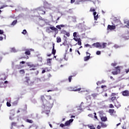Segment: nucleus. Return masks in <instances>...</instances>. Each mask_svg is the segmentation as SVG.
Instances as JSON below:
<instances>
[{"instance_id": "obj_52", "label": "nucleus", "mask_w": 129, "mask_h": 129, "mask_svg": "<svg viewBox=\"0 0 129 129\" xmlns=\"http://www.w3.org/2000/svg\"><path fill=\"white\" fill-rule=\"evenodd\" d=\"M56 27L57 28V29H58V30H61V27L60 26V25H57Z\"/></svg>"}, {"instance_id": "obj_24", "label": "nucleus", "mask_w": 129, "mask_h": 129, "mask_svg": "<svg viewBox=\"0 0 129 129\" xmlns=\"http://www.w3.org/2000/svg\"><path fill=\"white\" fill-rule=\"evenodd\" d=\"M107 45V43H102V48L104 49V48H106Z\"/></svg>"}, {"instance_id": "obj_55", "label": "nucleus", "mask_w": 129, "mask_h": 129, "mask_svg": "<svg viewBox=\"0 0 129 129\" xmlns=\"http://www.w3.org/2000/svg\"><path fill=\"white\" fill-rule=\"evenodd\" d=\"M94 118H96V119H97V116H96V113H94Z\"/></svg>"}, {"instance_id": "obj_34", "label": "nucleus", "mask_w": 129, "mask_h": 129, "mask_svg": "<svg viewBox=\"0 0 129 129\" xmlns=\"http://www.w3.org/2000/svg\"><path fill=\"white\" fill-rule=\"evenodd\" d=\"M25 53L26 54V55H30L31 51H30V50H28L25 51Z\"/></svg>"}, {"instance_id": "obj_61", "label": "nucleus", "mask_w": 129, "mask_h": 129, "mask_svg": "<svg viewBox=\"0 0 129 129\" xmlns=\"http://www.w3.org/2000/svg\"><path fill=\"white\" fill-rule=\"evenodd\" d=\"M115 95H116V94H115V93H112L111 94V96H115Z\"/></svg>"}, {"instance_id": "obj_35", "label": "nucleus", "mask_w": 129, "mask_h": 129, "mask_svg": "<svg viewBox=\"0 0 129 129\" xmlns=\"http://www.w3.org/2000/svg\"><path fill=\"white\" fill-rule=\"evenodd\" d=\"M63 33H66V35L68 37H69L70 36V33H69V32H66V31H63Z\"/></svg>"}, {"instance_id": "obj_58", "label": "nucleus", "mask_w": 129, "mask_h": 129, "mask_svg": "<svg viewBox=\"0 0 129 129\" xmlns=\"http://www.w3.org/2000/svg\"><path fill=\"white\" fill-rule=\"evenodd\" d=\"M86 54H87V56L90 57V53L88 52H86Z\"/></svg>"}, {"instance_id": "obj_16", "label": "nucleus", "mask_w": 129, "mask_h": 129, "mask_svg": "<svg viewBox=\"0 0 129 129\" xmlns=\"http://www.w3.org/2000/svg\"><path fill=\"white\" fill-rule=\"evenodd\" d=\"M102 121H106L107 120V117L105 116H103L101 117Z\"/></svg>"}, {"instance_id": "obj_27", "label": "nucleus", "mask_w": 129, "mask_h": 129, "mask_svg": "<svg viewBox=\"0 0 129 129\" xmlns=\"http://www.w3.org/2000/svg\"><path fill=\"white\" fill-rule=\"evenodd\" d=\"M115 106H116L117 108H118L119 107H120L121 105L120 104L117 102V103L115 104Z\"/></svg>"}, {"instance_id": "obj_1", "label": "nucleus", "mask_w": 129, "mask_h": 129, "mask_svg": "<svg viewBox=\"0 0 129 129\" xmlns=\"http://www.w3.org/2000/svg\"><path fill=\"white\" fill-rule=\"evenodd\" d=\"M41 100H42L43 103L42 108H44L46 114H49V112H50V109L53 107L54 102L53 100H50L49 102H47V100L45 99V97L44 96H41Z\"/></svg>"}, {"instance_id": "obj_10", "label": "nucleus", "mask_w": 129, "mask_h": 129, "mask_svg": "<svg viewBox=\"0 0 129 129\" xmlns=\"http://www.w3.org/2000/svg\"><path fill=\"white\" fill-rule=\"evenodd\" d=\"M122 95L123 96H129V91L127 90L124 91L122 92Z\"/></svg>"}, {"instance_id": "obj_11", "label": "nucleus", "mask_w": 129, "mask_h": 129, "mask_svg": "<svg viewBox=\"0 0 129 129\" xmlns=\"http://www.w3.org/2000/svg\"><path fill=\"white\" fill-rule=\"evenodd\" d=\"M51 53L53 55L56 54V50H55V44L54 43H53V44H52V52Z\"/></svg>"}, {"instance_id": "obj_37", "label": "nucleus", "mask_w": 129, "mask_h": 129, "mask_svg": "<svg viewBox=\"0 0 129 129\" xmlns=\"http://www.w3.org/2000/svg\"><path fill=\"white\" fill-rule=\"evenodd\" d=\"M92 96H93L94 98H95V97L97 96V94L96 93L92 94Z\"/></svg>"}, {"instance_id": "obj_45", "label": "nucleus", "mask_w": 129, "mask_h": 129, "mask_svg": "<svg viewBox=\"0 0 129 129\" xmlns=\"http://www.w3.org/2000/svg\"><path fill=\"white\" fill-rule=\"evenodd\" d=\"M7 106H8L9 107H10V106H11V103L9 102H7Z\"/></svg>"}, {"instance_id": "obj_64", "label": "nucleus", "mask_w": 129, "mask_h": 129, "mask_svg": "<svg viewBox=\"0 0 129 129\" xmlns=\"http://www.w3.org/2000/svg\"><path fill=\"white\" fill-rule=\"evenodd\" d=\"M97 127L98 129H100L101 128V127L99 125H98Z\"/></svg>"}, {"instance_id": "obj_17", "label": "nucleus", "mask_w": 129, "mask_h": 129, "mask_svg": "<svg viewBox=\"0 0 129 129\" xmlns=\"http://www.w3.org/2000/svg\"><path fill=\"white\" fill-rule=\"evenodd\" d=\"M26 82L28 85H33V84H34V82H31L30 80H28Z\"/></svg>"}, {"instance_id": "obj_14", "label": "nucleus", "mask_w": 129, "mask_h": 129, "mask_svg": "<svg viewBox=\"0 0 129 129\" xmlns=\"http://www.w3.org/2000/svg\"><path fill=\"white\" fill-rule=\"evenodd\" d=\"M96 12H95L94 14H93L94 20L96 21H97V19H98V14L96 15Z\"/></svg>"}, {"instance_id": "obj_48", "label": "nucleus", "mask_w": 129, "mask_h": 129, "mask_svg": "<svg viewBox=\"0 0 129 129\" xmlns=\"http://www.w3.org/2000/svg\"><path fill=\"white\" fill-rule=\"evenodd\" d=\"M72 79V76H70L69 77V82H71V80Z\"/></svg>"}, {"instance_id": "obj_32", "label": "nucleus", "mask_w": 129, "mask_h": 129, "mask_svg": "<svg viewBox=\"0 0 129 129\" xmlns=\"http://www.w3.org/2000/svg\"><path fill=\"white\" fill-rule=\"evenodd\" d=\"M7 7H8V6H7V5H3L2 7H1L0 8V14H1V13H2V10H2V9H4V8H7Z\"/></svg>"}, {"instance_id": "obj_6", "label": "nucleus", "mask_w": 129, "mask_h": 129, "mask_svg": "<svg viewBox=\"0 0 129 129\" xmlns=\"http://www.w3.org/2000/svg\"><path fill=\"white\" fill-rule=\"evenodd\" d=\"M92 46L95 48H100V49H102V45H101V44L99 42L93 43Z\"/></svg>"}, {"instance_id": "obj_21", "label": "nucleus", "mask_w": 129, "mask_h": 129, "mask_svg": "<svg viewBox=\"0 0 129 129\" xmlns=\"http://www.w3.org/2000/svg\"><path fill=\"white\" fill-rule=\"evenodd\" d=\"M14 115H15V113H12L11 114L10 116V119L11 120H13V119H14Z\"/></svg>"}, {"instance_id": "obj_9", "label": "nucleus", "mask_w": 129, "mask_h": 129, "mask_svg": "<svg viewBox=\"0 0 129 129\" xmlns=\"http://www.w3.org/2000/svg\"><path fill=\"white\" fill-rule=\"evenodd\" d=\"M73 120H74V119H70L69 120L67 121L64 123V125L66 126H68V125H70V124L72 122H73Z\"/></svg>"}, {"instance_id": "obj_31", "label": "nucleus", "mask_w": 129, "mask_h": 129, "mask_svg": "<svg viewBox=\"0 0 129 129\" xmlns=\"http://www.w3.org/2000/svg\"><path fill=\"white\" fill-rule=\"evenodd\" d=\"M90 59V56H85L84 58V61H88V59Z\"/></svg>"}, {"instance_id": "obj_57", "label": "nucleus", "mask_w": 129, "mask_h": 129, "mask_svg": "<svg viewBox=\"0 0 129 129\" xmlns=\"http://www.w3.org/2000/svg\"><path fill=\"white\" fill-rule=\"evenodd\" d=\"M99 84H102L101 81H98L97 83V85H98Z\"/></svg>"}, {"instance_id": "obj_60", "label": "nucleus", "mask_w": 129, "mask_h": 129, "mask_svg": "<svg viewBox=\"0 0 129 129\" xmlns=\"http://www.w3.org/2000/svg\"><path fill=\"white\" fill-rule=\"evenodd\" d=\"M71 4H74V3H75V0H71Z\"/></svg>"}, {"instance_id": "obj_7", "label": "nucleus", "mask_w": 129, "mask_h": 129, "mask_svg": "<svg viewBox=\"0 0 129 129\" xmlns=\"http://www.w3.org/2000/svg\"><path fill=\"white\" fill-rule=\"evenodd\" d=\"M116 28V27L113 24H112V25H108L107 26V30L108 31H112V30H115Z\"/></svg>"}, {"instance_id": "obj_56", "label": "nucleus", "mask_w": 129, "mask_h": 129, "mask_svg": "<svg viewBox=\"0 0 129 129\" xmlns=\"http://www.w3.org/2000/svg\"><path fill=\"white\" fill-rule=\"evenodd\" d=\"M88 116H89V117H93V115L92 114H90L88 115Z\"/></svg>"}, {"instance_id": "obj_38", "label": "nucleus", "mask_w": 129, "mask_h": 129, "mask_svg": "<svg viewBox=\"0 0 129 129\" xmlns=\"http://www.w3.org/2000/svg\"><path fill=\"white\" fill-rule=\"evenodd\" d=\"M120 46L117 45V44H115L114 45V48H115V49H117V48H120Z\"/></svg>"}, {"instance_id": "obj_39", "label": "nucleus", "mask_w": 129, "mask_h": 129, "mask_svg": "<svg viewBox=\"0 0 129 129\" xmlns=\"http://www.w3.org/2000/svg\"><path fill=\"white\" fill-rule=\"evenodd\" d=\"M26 33H27V30L26 29H24L22 32V34H23V35H26Z\"/></svg>"}, {"instance_id": "obj_5", "label": "nucleus", "mask_w": 129, "mask_h": 129, "mask_svg": "<svg viewBox=\"0 0 129 129\" xmlns=\"http://www.w3.org/2000/svg\"><path fill=\"white\" fill-rule=\"evenodd\" d=\"M115 71H113L112 72V74L113 75H117V74L120 73V69H119V67H117L115 68Z\"/></svg>"}, {"instance_id": "obj_54", "label": "nucleus", "mask_w": 129, "mask_h": 129, "mask_svg": "<svg viewBox=\"0 0 129 129\" xmlns=\"http://www.w3.org/2000/svg\"><path fill=\"white\" fill-rule=\"evenodd\" d=\"M66 125H65V124H60V127H64V126H65Z\"/></svg>"}, {"instance_id": "obj_46", "label": "nucleus", "mask_w": 129, "mask_h": 129, "mask_svg": "<svg viewBox=\"0 0 129 129\" xmlns=\"http://www.w3.org/2000/svg\"><path fill=\"white\" fill-rule=\"evenodd\" d=\"M111 66H113V67H114L115 66H116V63L114 62V63H111Z\"/></svg>"}, {"instance_id": "obj_15", "label": "nucleus", "mask_w": 129, "mask_h": 129, "mask_svg": "<svg viewBox=\"0 0 129 129\" xmlns=\"http://www.w3.org/2000/svg\"><path fill=\"white\" fill-rule=\"evenodd\" d=\"M49 29H50V30H52V31H55V32H58V29L57 28H56V27H54L53 26L50 27Z\"/></svg>"}, {"instance_id": "obj_19", "label": "nucleus", "mask_w": 129, "mask_h": 129, "mask_svg": "<svg viewBox=\"0 0 129 129\" xmlns=\"http://www.w3.org/2000/svg\"><path fill=\"white\" fill-rule=\"evenodd\" d=\"M109 113H110L111 115H112V113H115V111H114V109H110L109 110Z\"/></svg>"}, {"instance_id": "obj_13", "label": "nucleus", "mask_w": 129, "mask_h": 129, "mask_svg": "<svg viewBox=\"0 0 129 129\" xmlns=\"http://www.w3.org/2000/svg\"><path fill=\"white\" fill-rule=\"evenodd\" d=\"M124 24H126L125 26L129 29V21L128 20H124Z\"/></svg>"}, {"instance_id": "obj_62", "label": "nucleus", "mask_w": 129, "mask_h": 129, "mask_svg": "<svg viewBox=\"0 0 129 129\" xmlns=\"http://www.w3.org/2000/svg\"><path fill=\"white\" fill-rule=\"evenodd\" d=\"M101 83L102 84V83H105V82H106V81H105V80H102L101 81Z\"/></svg>"}, {"instance_id": "obj_18", "label": "nucleus", "mask_w": 129, "mask_h": 129, "mask_svg": "<svg viewBox=\"0 0 129 129\" xmlns=\"http://www.w3.org/2000/svg\"><path fill=\"white\" fill-rule=\"evenodd\" d=\"M78 89H80L81 92H85V91L88 92V90H87L86 89L78 88Z\"/></svg>"}, {"instance_id": "obj_51", "label": "nucleus", "mask_w": 129, "mask_h": 129, "mask_svg": "<svg viewBox=\"0 0 129 129\" xmlns=\"http://www.w3.org/2000/svg\"><path fill=\"white\" fill-rule=\"evenodd\" d=\"M42 57H38V61H40V62H42Z\"/></svg>"}, {"instance_id": "obj_2", "label": "nucleus", "mask_w": 129, "mask_h": 129, "mask_svg": "<svg viewBox=\"0 0 129 129\" xmlns=\"http://www.w3.org/2000/svg\"><path fill=\"white\" fill-rule=\"evenodd\" d=\"M6 78V75H1L0 76V87L4 88L7 87L8 82L7 81H5ZM4 81L5 82H4Z\"/></svg>"}, {"instance_id": "obj_4", "label": "nucleus", "mask_w": 129, "mask_h": 129, "mask_svg": "<svg viewBox=\"0 0 129 129\" xmlns=\"http://www.w3.org/2000/svg\"><path fill=\"white\" fill-rule=\"evenodd\" d=\"M44 9H45V8H44V7L38 8L37 12H38V14H39L40 15H45V11H44Z\"/></svg>"}, {"instance_id": "obj_28", "label": "nucleus", "mask_w": 129, "mask_h": 129, "mask_svg": "<svg viewBox=\"0 0 129 129\" xmlns=\"http://www.w3.org/2000/svg\"><path fill=\"white\" fill-rule=\"evenodd\" d=\"M88 126L90 129H95V127L93 125H88Z\"/></svg>"}, {"instance_id": "obj_49", "label": "nucleus", "mask_w": 129, "mask_h": 129, "mask_svg": "<svg viewBox=\"0 0 129 129\" xmlns=\"http://www.w3.org/2000/svg\"><path fill=\"white\" fill-rule=\"evenodd\" d=\"M20 73H21V74H24V73H25V71H24V70H21Z\"/></svg>"}, {"instance_id": "obj_44", "label": "nucleus", "mask_w": 129, "mask_h": 129, "mask_svg": "<svg viewBox=\"0 0 129 129\" xmlns=\"http://www.w3.org/2000/svg\"><path fill=\"white\" fill-rule=\"evenodd\" d=\"M100 54H101V51H97L96 52V54H97V55H100Z\"/></svg>"}, {"instance_id": "obj_22", "label": "nucleus", "mask_w": 129, "mask_h": 129, "mask_svg": "<svg viewBox=\"0 0 129 129\" xmlns=\"http://www.w3.org/2000/svg\"><path fill=\"white\" fill-rule=\"evenodd\" d=\"M78 44L79 46H81L82 43L81 38H78Z\"/></svg>"}, {"instance_id": "obj_41", "label": "nucleus", "mask_w": 129, "mask_h": 129, "mask_svg": "<svg viewBox=\"0 0 129 129\" xmlns=\"http://www.w3.org/2000/svg\"><path fill=\"white\" fill-rule=\"evenodd\" d=\"M115 99H116V97H112L111 98V100L112 101H114V100H115Z\"/></svg>"}, {"instance_id": "obj_59", "label": "nucleus", "mask_w": 129, "mask_h": 129, "mask_svg": "<svg viewBox=\"0 0 129 129\" xmlns=\"http://www.w3.org/2000/svg\"><path fill=\"white\" fill-rule=\"evenodd\" d=\"M59 26H60V28H64V27H65V25L61 24V25H59Z\"/></svg>"}, {"instance_id": "obj_63", "label": "nucleus", "mask_w": 129, "mask_h": 129, "mask_svg": "<svg viewBox=\"0 0 129 129\" xmlns=\"http://www.w3.org/2000/svg\"><path fill=\"white\" fill-rule=\"evenodd\" d=\"M74 40L75 41H76V42H78V39H76V38H75V37L74 38Z\"/></svg>"}, {"instance_id": "obj_26", "label": "nucleus", "mask_w": 129, "mask_h": 129, "mask_svg": "<svg viewBox=\"0 0 129 129\" xmlns=\"http://www.w3.org/2000/svg\"><path fill=\"white\" fill-rule=\"evenodd\" d=\"M82 104H83V102H82L81 105H80L79 106V107H78V109L79 110H82V107H81L82 106Z\"/></svg>"}, {"instance_id": "obj_33", "label": "nucleus", "mask_w": 129, "mask_h": 129, "mask_svg": "<svg viewBox=\"0 0 129 129\" xmlns=\"http://www.w3.org/2000/svg\"><path fill=\"white\" fill-rule=\"evenodd\" d=\"M17 20H14L11 24L12 26H15L17 24Z\"/></svg>"}, {"instance_id": "obj_47", "label": "nucleus", "mask_w": 129, "mask_h": 129, "mask_svg": "<svg viewBox=\"0 0 129 129\" xmlns=\"http://www.w3.org/2000/svg\"><path fill=\"white\" fill-rule=\"evenodd\" d=\"M27 122H29L30 123H32L33 122V120H32L27 119Z\"/></svg>"}, {"instance_id": "obj_20", "label": "nucleus", "mask_w": 129, "mask_h": 129, "mask_svg": "<svg viewBox=\"0 0 129 129\" xmlns=\"http://www.w3.org/2000/svg\"><path fill=\"white\" fill-rule=\"evenodd\" d=\"M11 52H13V53H16V52H18L17 50H16V48H11Z\"/></svg>"}, {"instance_id": "obj_23", "label": "nucleus", "mask_w": 129, "mask_h": 129, "mask_svg": "<svg viewBox=\"0 0 129 129\" xmlns=\"http://www.w3.org/2000/svg\"><path fill=\"white\" fill-rule=\"evenodd\" d=\"M52 60V58H49L47 59V65H49V66H51V60Z\"/></svg>"}, {"instance_id": "obj_12", "label": "nucleus", "mask_w": 129, "mask_h": 129, "mask_svg": "<svg viewBox=\"0 0 129 129\" xmlns=\"http://www.w3.org/2000/svg\"><path fill=\"white\" fill-rule=\"evenodd\" d=\"M26 64H27V66H28L29 67H30V68H32V67H33V68L36 67V65L33 64H32V63H31V62H27Z\"/></svg>"}, {"instance_id": "obj_30", "label": "nucleus", "mask_w": 129, "mask_h": 129, "mask_svg": "<svg viewBox=\"0 0 129 129\" xmlns=\"http://www.w3.org/2000/svg\"><path fill=\"white\" fill-rule=\"evenodd\" d=\"M85 46H86V48H87V47H89L90 48H93L92 45H90V44H85Z\"/></svg>"}, {"instance_id": "obj_25", "label": "nucleus", "mask_w": 129, "mask_h": 129, "mask_svg": "<svg viewBox=\"0 0 129 129\" xmlns=\"http://www.w3.org/2000/svg\"><path fill=\"white\" fill-rule=\"evenodd\" d=\"M101 126L102 127H106V126H107V125H106L105 123L101 122Z\"/></svg>"}, {"instance_id": "obj_40", "label": "nucleus", "mask_w": 129, "mask_h": 129, "mask_svg": "<svg viewBox=\"0 0 129 129\" xmlns=\"http://www.w3.org/2000/svg\"><path fill=\"white\" fill-rule=\"evenodd\" d=\"M13 105H17L18 104V100L15 101L13 103Z\"/></svg>"}, {"instance_id": "obj_43", "label": "nucleus", "mask_w": 129, "mask_h": 129, "mask_svg": "<svg viewBox=\"0 0 129 129\" xmlns=\"http://www.w3.org/2000/svg\"><path fill=\"white\" fill-rule=\"evenodd\" d=\"M16 125H17V123H16V122H13L12 123V126H16Z\"/></svg>"}, {"instance_id": "obj_50", "label": "nucleus", "mask_w": 129, "mask_h": 129, "mask_svg": "<svg viewBox=\"0 0 129 129\" xmlns=\"http://www.w3.org/2000/svg\"><path fill=\"white\" fill-rule=\"evenodd\" d=\"M77 35V33L74 32L73 33V37H74L75 38L76 37Z\"/></svg>"}, {"instance_id": "obj_36", "label": "nucleus", "mask_w": 129, "mask_h": 129, "mask_svg": "<svg viewBox=\"0 0 129 129\" xmlns=\"http://www.w3.org/2000/svg\"><path fill=\"white\" fill-rule=\"evenodd\" d=\"M90 11V12H93V14H94L95 13H96V12H95V9H94L91 8Z\"/></svg>"}, {"instance_id": "obj_3", "label": "nucleus", "mask_w": 129, "mask_h": 129, "mask_svg": "<svg viewBox=\"0 0 129 129\" xmlns=\"http://www.w3.org/2000/svg\"><path fill=\"white\" fill-rule=\"evenodd\" d=\"M112 24L116 28L117 26L121 24V22H120V20L118 19H116L115 20H114L113 22H112Z\"/></svg>"}, {"instance_id": "obj_42", "label": "nucleus", "mask_w": 129, "mask_h": 129, "mask_svg": "<svg viewBox=\"0 0 129 129\" xmlns=\"http://www.w3.org/2000/svg\"><path fill=\"white\" fill-rule=\"evenodd\" d=\"M46 98L47 99H49V100H51L52 97H51V96H46Z\"/></svg>"}, {"instance_id": "obj_8", "label": "nucleus", "mask_w": 129, "mask_h": 129, "mask_svg": "<svg viewBox=\"0 0 129 129\" xmlns=\"http://www.w3.org/2000/svg\"><path fill=\"white\" fill-rule=\"evenodd\" d=\"M68 90L70 91H80V89H77L76 87H70L68 88Z\"/></svg>"}, {"instance_id": "obj_53", "label": "nucleus", "mask_w": 129, "mask_h": 129, "mask_svg": "<svg viewBox=\"0 0 129 129\" xmlns=\"http://www.w3.org/2000/svg\"><path fill=\"white\" fill-rule=\"evenodd\" d=\"M4 34V30H0V35H3Z\"/></svg>"}, {"instance_id": "obj_29", "label": "nucleus", "mask_w": 129, "mask_h": 129, "mask_svg": "<svg viewBox=\"0 0 129 129\" xmlns=\"http://www.w3.org/2000/svg\"><path fill=\"white\" fill-rule=\"evenodd\" d=\"M56 42L57 43H61V38L59 37H57Z\"/></svg>"}]
</instances>
